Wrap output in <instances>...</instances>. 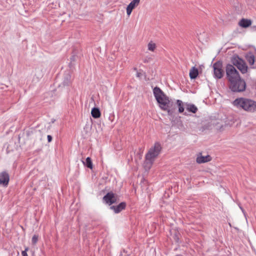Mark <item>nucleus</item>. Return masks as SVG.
<instances>
[{"mask_svg": "<svg viewBox=\"0 0 256 256\" xmlns=\"http://www.w3.org/2000/svg\"><path fill=\"white\" fill-rule=\"evenodd\" d=\"M72 82L71 74L69 72H65L63 76L62 82V85L64 86H70L72 84Z\"/></svg>", "mask_w": 256, "mask_h": 256, "instance_id": "10", "label": "nucleus"}, {"mask_svg": "<svg viewBox=\"0 0 256 256\" xmlns=\"http://www.w3.org/2000/svg\"><path fill=\"white\" fill-rule=\"evenodd\" d=\"M118 196L113 192L108 193L104 197V200L110 205L116 202Z\"/></svg>", "mask_w": 256, "mask_h": 256, "instance_id": "8", "label": "nucleus"}, {"mask_svg": "<svg viewBox=\"0 0 256 256\" xmlns=\"http://www.w3.org/2000/svg\"><path fill=\"white\" fill-rule=\"evenodd\" d=\"M90 112H100V110L98 107H94L92 108Z\"/></svg>", "mask_w": 256, "mask_h": 256, "instance_id": "30", "label": "nucleus"}, {"mask_svg": "<svg viewBox=\"0 0 256 256\" xmlns=\"http://www.w3.org/2000/svg\"><path fill=\"white\" fill-rule=\"evenodd\" d=\"M148 62V61L147 60H144V62H145V63H146V62Z\"/></svg>", "mask_w": 256, "mask_h": 256, "instance_id": "35", "label": "nucleus"}, {"mask_svg": "<svg viewBox=\"0 0 256 256\" xmlns=\"http://www.w3.org/2000/svg\"><path fill=\"white\" fill-rule=\"evenodd\" d=\"M246 88V82L241 77L230 82L228 84V88L233 94L242 92Z\"/></svg>", "mask_w": 256, "mask_h": 256, "instance_id": "3", "label": "nucleus"}, {"mask_svg": "<svg viewBox=\"0 0 256 256\" xmlns=\"http://www.w3.org/2000/svg\"><path fill=\"white\" fill-rule=\"evenodd\" d=\"M84 165L90 169L92 168V164L90 158L88 157L86 158V162H82Z\"/></svg>", "mask_w": 256, "mask_h": 256, "instance_id": "23", "label": "nucleus"}, {"mask_svg": "<svg viewBox=\"0 0 256 256\" xmlns=\"http://www.w3.org/2000/svg\"><path fill=\"white\" fill-rule=\"evenodd\" d=\"M226 78L229 82L241 77L238 72L232 64H226Z\"/></svg>", "mask_w": 256, "mask_h": 256, "instance_id": "5", "label": "nucleus"}, {"mask_svg": "<svg viewBox=\"0 0 256 256\" xmlns=\"http://www.w3.org/2000/svg\"><path fill=\"white\" fill-rule=\"evenodd\" d=\"M212 160L211 157L209 155L203 156L201 154H200L196 158V161L198 164H202L210 161Z\"/></svg>", "mask_w": 256, "mask_h": 256, "instance_id": "15", "label": "nucleus"}, {"mask_svg": "<svg viewBox=\"0 0 256 256\" xmlns=\"http://www.w3.org/2000/svg\"><path fill=\"white\" fill-rule=\"evenodd\" d=\"M172 122L174 124H176L178 126L182 124V122L180 120V118H178V116H176L174 119L173 118L172 120Z\"/></svg>", "mask_w": 256, "mask_h": 256, "instance_id": "24", "label": "nucleus"}, {"mask_svg": "<svg viewBox=\"0 0 256 256\" xmlns=\"http://www.w3.org/2000/svg\"><path fill=\"white\" fill-rule=\"evenodd\" d=\"M142 76H144V77H146V74L145 72H144L142 70H140L139 72H137L136 77L140 78Z\"/></svg>", "mask_w": 256, "mask_h": 256, "instance_id": "26", "label": "nucleus"}, {"mask_svg": "<svg viewBox=\"0 0 256 256\" xmlns=\"http://www.w3.org/2000/svg\"><path fill=\"white\" fill-rule=\"evenodd\" d=\"M48 142H50L52 141V137L50 135H48Z\"/></svg>", "mask_w": 256, "mask_h": 256, "instance_id": "32", "label": "nucleus"}, {"mask_svg": "<svg viewBox=\"0 0 256 256\" xmlns=\"http://www.w3.org/2000/svg\"><path fill=\"white\" fill-rule=\"evenodd\" d=\"M171 236H172L173 238L175 240L176 242H178L179 240V236L180 234L178 232H176L175 230L173 231H170Z\"/></svg>", "mask_w": 256, "mask_h": 256, "instance_id": "22", "label": "nucleus"}, {"mask_svg": "<svg viewBox=\"0 0 256 256\" xmlns=\"http://www.w3.org/2000/svg\"><path fill=\"white\" fill-rule=\"evenodd\" d=\"M214 78L216 80H220L223 78L224 72L222 68V62L218 60L213 64Z\"/></svg>", "mask_w": 256, "mask_h": 256, "instance_id": "7", "label": "nucleus"}, {"mask_svg": "<svg viewBox=\"0 0 256 256\" xmlns=\"http://www.w3.org/2000/svg\"><path fill=\"white\" fill-rule=\"evenodd\" d=\"M28 250V248H26L22 252V256H28L26 253V251Z\"/></svg>", "mask_w": 256, "mask_h": 256, "instance_id": "31", "label": "nucleus"}, {"mask_svg": "<svg viewBox=\"0 0 256 256\" xmlns=\"http://www.w3.org/2000/svg\"><path fill=\"white\" fill-rule=\"evenodd\" d=\"M161 148L160 144L158 142H156L150 149L146 156L145 161L144 164V166L146 170H148L150 168L154 160L159 154Z\"/></svg>", "mask_w": 256, "mask_h": 256, "instance_id": "1", "label": "nucleus"}, {"mask_svg": "<svg viewBox=\"0 0 256 256\" xmlns=\"http://www.w3.org/2000/svg\"><path fill=\"white\" fill-rule=\"evenodd\" d=\"M72 55L70 58V66L72 65V62H74L78 60L80 56V54L78 50L74 49L72 52Z\"/></svg>", "mask_w": 256, "mask_h": 256, "instance_id": "16", "label": "nucleus"}, {"mask_svg": "<svg viewBox=\"0 0 256 256\" xmlns=\"http://www.w3.org/2000/svg\"><path fill=\"white\" fill-rule=\"evenodd\" d=\"M140 2V0H132L127 6L126 8V14L129 16L132 10L137 6Z\"/></svg>", "mask_w": 256, "mask_h": 256, "instance_id": "11", "label": "nucleus"}, {"mask_svg": "<svg viewBox=\"0 0 256 256\" xmlns=\"http://www.w3.org/2000/svg\"><path fill=\"white\" fill-rule=\"evenodd\" d=\"M252 68H256V59L255 58V62H254V65L253 66H252Z\"/></svg>", "mask_w": 256, "mask_h": 256, "instance_id": "33", "label": "nucleus"}, {"mask_svg": "<svg viewBox=\"0 0 256 256\" xmlns=\"http://www.w3.org/2000/svg\"><path fill=\"white\" fill-rule=\"evenodd\" d=\"M222 116L220 113H213L210 116V123L211 125L216 126L222 121Z\"/></svg>", "mask_w": 256, "mask_h": 256, "instance_id": "9", "label": "nucleus"}, {"mask_svg": "<svg viewBox=\"0 0 256 256\" xmlns=\"http://www.w3.org/2000/svg\"><path fill=\"white\" fill-rule=\"evenodd\" d=\"M252 20H250L246 19V18H242L240 22H239V25L240 26L243 28H247L249 27L252 24Z\"/></svg>", "mask_w": 256, "mask_h": 256, "instance_id": "19", "label": "nucleus"}, {"mask_svg": "<svg viewBox=\"0 0 256 256\" xmlns=\"http://www.w3.org/2000/svg\"><path fill=\"white\" fill-rule=\"evenodd\" d=\"M156 44L154 43L150 42L148 44V50L150 51H154L156 48Z\"/></svg>", "mask_w": 256, "mask_h": 256, "instance_id": "27", "label": "nucleus"}, {"mask_svg": "<svg viewBox=\"0 0 256 256\" xmlns=\"http://www.w3.org/2000/svg\"><path fill=\"white\" fill-rule=\"evenodd\" d=\"M252 28H253L255 30H256V26H252Z\"/></svg>", "mask_w": 256, "mask_h": 256, "instance_id": "34", "label": "nucleus"}, {"mask_svg": "<svg viewBox=\"0 0 256 256\" xmlns=\"http://www.w3.org/2000/svg\"><path fill=\"white\" fill-rule=\"evenodd\" d=\"M189 75L190 79H196L198 75V69L195 66H193L190 71Z\"/></svg>", "mask_w": 256, "mask_h": 256, "instance_id": "20", "label": "nucleus"}, {"mask_svg": "<svg viewBox=\"0 0 256 256\" xmlns=\"http://www.w3.org/2000/svg\"><path fill=\"white\" fill-rule=\"evenodd\" d=\"M176 106H173L174 109L172 110H175L177 108H178V112H184V108H186V102H184L182 100H177L174 102Z\"/></svg>", "mask_w": 256, "mask_h": 256, "instance_id": "12", "label": "nucleus"}, {"mask_svg": "<svg viewBox=\"0 0 256 256\" xmlns=\"http://www.w3.org/2000/svg\"><path fill=\"white\" fill-rule=\"evenodd\" d=\"M232 65L235 66L243 74L248 72V66L246 62L238 56L232 57L231 60Z\"/></svg>", "mask_w": 256, "mask_h": 256, "instance_id": "6", "label": "nucleus"}, {"mask_svg": "<svg viewBox=\"0 0 256 256\" xmlns=\"http://www.w3.org/2000/svg\"><path fill=\"white\" fill-rule=\"evenodd\" d=\"M91 114L94 118H98L100 116L101 113H91Z\"/></svg>", "mask_w": 256, "mask_h": 256, "instance_id": "29", "label": "nucleus"}, {"mask_svg": "<svg viewBox=\"0 0 256 256\" xmlns=\"http://www.w3.org/2000/svg\"><path fill=\"white\" fill-rule=\"evenodd\" d=\"M9 182L8 174L6 172H2L0 174V184L4 186L8 184Z\"/></svg>", "mask_w": 256, "mask_h": 256, "instance_id": "14", "label": "nucleus"}, {"mask_svg": "<svg viewBox=\"0 0 256 256\" xmlns=\"http://www.w3.org/2000/svg\"><path fill=\"white\" fill-rule=\"evenodd\" d=\"M234 104L246 111H256V102L250 98H239L234 101Z\"/></svg>", "mask_w": 256, "mask_h": 256, "instance_id": "2", "label": "nucleus"}, {"mask_svg": "<svg viewBox=\"0 0 256 256\" xmlns=\"http://www.w3.org/2000/svg\"><path fill=\"white\" fill-rule=\"evenodd\" d=\"M226 124L229 126H232L234 123V120L233 117H230L227 118L226 120L224 121Z\"/></svg>", "mask_w": 256, "mask_h": 256, "instance_id": "25", "label": "nucleus"}, {"mask_svg": "<svg viewBox=\"0 0 256 256\" xmlns=\"http://www.w3.org/2000/svg\"><path fill=\"white\" fill-rule=\"evenodd\" d=\"M156 100L161 109L167 110V112H171L174 109L173 106H176L174 100H170L166 94H164V96H162Z\"/></svg>", "mask_w": 256, "mask_h": 256, "instance_id": "4", "label": "nucleus"}, {"mask_svg": "<svg viewBox=\"0 0 256 256\" xmlns=\"http://www.w3.org/2000/svg\"><path fill=\"white\" fill-rule=\"evenodd\" d=\"M153 94L156 100H157L162 96H164V94H165L164 92L158 86H156L153 88Z\"/></svg>", "mask_w": 256, "mask_h": 256, "instance_id": "17", "label": "nucleus"}, {"mask_svg": "<svg viewBox=\"0 0 256 256\" xmlns=\"http://www.w3.org/2000/svg\"><path fill=\"white\" fill-rule=\"evenodd\" d=\"M137 70L136 68H134V70Z\"/></svg>", "mask_w": 256, "mask_h": 256, "instance_id": "36", "label": "nucleus"}, {"mask_svg": "<svg viewBox=\"0 0 256 256\" xmlns=\"http://www.w3.org/2000/svg\"><path fill=\"white\" fill-rule=\"evenodd\" d=\"M245 58L247 62H248L250 68L254 65L255 62V56L252 52H249L246 54Z\"/></svg>", "mask_w": 256, "mask_h": 256, "instance_id": "13", "label": "nucleus"}, {"mask_svg": "<svg viewBox=\"0 0 256 256\" xmlns=\"http://www.w3.org/2000/svg\"><path fill=\"white\" fill-rule=\"evenodd\" d=\"M38 240V236L34 234L32 240V244H35Z\"/></svg>", "mask_w": 256, "mask_h": 256, "instance_id": "28", "label": "nucleus"}, {"mask_svg": "<svg viewBox=\"0 0 256 256\" xmlns=\"http://www.w3.org/2000/svg\"><path fill=\"white\" fill-rule=\"evenodd\" d=\"M126 206V203L122 202L116 206H110V208L114 210L115 213L117 214L121 212L122 210L124 209Z\"/></svg>", "mask_w": 256, "mask_h": 256, "instance_id": "18", "label": "nucleus"}, {"mask_svg": "<svg viewBox=\"0 0 256 256\" xmlns=\"http://www.w3.org/2000/svg\"><path fill=\"white\" fill-rule=\"evenodd\" d=\"M186 109L188 112H196L197 107L194 104L186 102Z\"/></svg>", "mask_w": 256, "mask_h": 256, "instance_id": "21", "label": "nucleus"}]
</instances>
